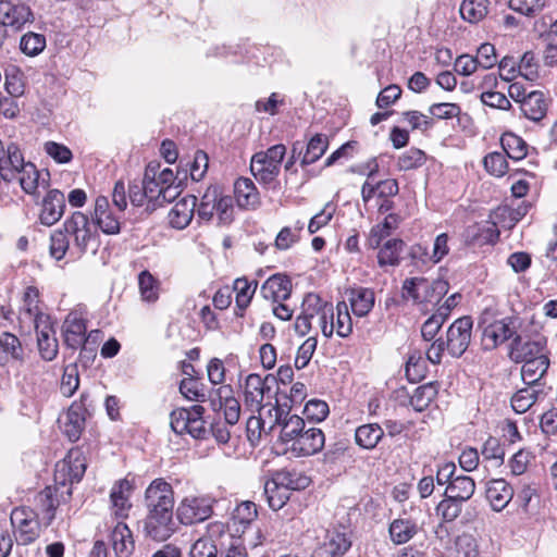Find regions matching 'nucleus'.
I'll list each match as a JSON object with an SVG mask.
<instances>
[{
    "instance_id": "0eeeda50",
    "label": "nucleus",
    "mask_w": 557,
    "mask_h": 557,
    "mask_svg": "<svg viewBox=\"0 0 557 557\" xmlns=\"http://www.w3.org/2000/svg\"><path fill=\"white\" fill-rule=\"evenodd\" d=\"M147 512H173L174 491L163 479L153 480L145 492Z\"/></svg>"
},
{
    "instance_id": "bf43d9fd",
    "label": "nucleus",
    "mask_w": 557,
    "mask_h": 557,
    "mask_svg": "<svg viewBox=\"0 0 557 557\" xmlns=\"http://www.w3.org/2000/svg\"><path fill=\"white\" fill-rule=\"evenodd\" d=\"M20 47L23 53L34 57L45 49L46 38L41 34L27 33L22 36Z\"/></svg>"
},
{
    "instance_id": "3c124183",
    "label": "nucleus",
    "mask_w": 557,
    "mask_h": 557,
    "mask_svg": "<svg viewBox=\"0 0 557 557\" xmlns=\"http://www.w3.org/2000/svg\"><path fill=\"white\" fill-rule=\"evenodd\" d=\"M259 412L260 420L265 429V432L270 434L277 425L281 426L285 413L277 404L261 406L260 409H256Z\"/></svg>"
},
{
    "instance_id": "4c0bfd02",
    "label": "nucleus",
    "mask_w": 557,
    "mask_h": 557,
    "mask_svg": "<svg viewBox=\"0 0 557 557\" xmlns=\"http://www.w3.org/2000/svg\"><path fill=\"white\" fill-rule=\"evenodd\" d=\"M351 542L344 532H329L321 547L327 557H342L350 548Z\"/></svg>"
},
{
    "instance_id": "c9c22d12",
    "label": "nucleus",
    "mask_w": 557,
    "mask_h": 557,
    "mask_svg": "<svg viewBox=\"0 0 557 557\" xmlns=\"http://www.w3.org/2000/svg\"><path fill=\"white\" fill-rule=\"evenodd\" d=\"M549 367L547 355L527 360L521 368V377L527 385L534 386Z\"/></svg>"
},
{
    "instance_id": "f704fd0d",
    "label": "nucleus",
    "mask_w": 557,
    "mask_h": 557,
    "mask_svg": "<svg viewBox=\"0 0 557 557\" xmlns=\"http://www.w3.org/2000/svg\"><path fill=\"white\" fill-rule=\"evenodd\" d=\"M384 436L383 428L377 423H367L355 431L356 444L367 450L374 449Z\"/></svg>"
},
{
    "instance_id": "69168bd1",
    "label": "nucleus",
    "mask_w": 557,
    "mask_h": 557,
    "mask_svg": "<svg viewBox=\"0 0 557 557\" xmlns=\"http://www.w3.org/2000/svg\"><path fill=\"white\" fill-rule=\"evenodd\" d=\"M318 341L315 337H308L299 347L295 358V367L300 370L308 366L315 349Z\"/></svg>"
},
{
    "instance_id": "412c9836",
    "label": "nucleus",
    "mask_w": 557,
    "mask_h": 557,
    "mask_svg": "<svg viewBox=\"0 0 557 557\" xmlns=\"http://www.w3.org/2000/svg\"><path fill=\"white\" fill-rule=\"evenodd\" d=\"M94 220L104 234L115 235L121 231V216L110 208L104 196L97 197L95 201Z\"/></svg>"
},
{
    "instance_id": "338daca9",
    "label": "nucleus",
    "mask_w": 557,
    "mask_h": 557,
    "mask_svg": "<svg viewBox=\"0 0 557 557\" xmlns=\"http://www.w3.org/2000/svg\"><path fill=\"white\" fill-rule=\"evenodd\" d=\"M518 72L527 81L534 82L539 77V66L532 52H525L518 63Z\"/></svg>"
},
{
    "instance_id": "a211bd4d",
    "label": "nucleus",
    "mask_w": 557,
    "mask_h": 557,
    "mask_svg": "<svg viewBox=\"0 0 557 557\" xmlns=\"http://www.w3.org/2000/svg\"><path fill=\"white\" fill-rule=\"evenodd\" d=\"M516 335L511 319L495 320L483 327V346L485 349H493Z\"/></svg>"
},
{
    "instance_id": "e2e57ef3",
    "label": "nucleus",
    "mask_w": 557,
    "mask_h": 557,
    "mask_svg": "<svg viewBox=\"0 0 557 557\" xmlns=\"http://www.w3.org/2000/svg\"><path fill=\"white\" fill-rule=\"evenodd\" d=\"M66 235L64 231L57 230L50 236V255L58 261L64 258L70 248V242Z\"/></svg>"
},
{
    "instance_id": "ea45409f",
    "label": "nucleus",
    "mask_w": 557,
    "mask_h": 557,
    "mask_svg": "<svg viewBox=\"0 0 557 557\" xmlns=\"http://www.w3.org/2000/svg\"><path fill=\"white\" fill-rule=\"evenodd\" d=\"M305 428L306 423L302 418L297 414H289L288 411L285 413L284 420L281 424L280 438L286 445V449H288L289 444L299 436Z\"/></svg>"
},
{
    "instance_id": "13d9d810",
    "label": "nucleus",
    "mask_w": 557,
    "mask_h": 557,
    "mask_svg": "<svg viewBox=\"0 0 557 557\" xmlns=\"http://www.w3.org/2000/svg\"><path fill=\"white\" fill-rule=\"evenodd\" d=\"M485 170L496 177H502L508 170L506 156L503 152H491L483 159Z\"/></svg>"
},
{
    "instance_id": "4d7b16f0",
    "label": "nucleus",
    "mask_w": 557,
    "mask_h": 557,
    "mask_svg": "<svg viewBox=\"0 0 557 557\" xmlns=\"http://www.w3.org/2000/svg\"><path fill=\"white\" fill-rule=\"evenodd\" d=\"M463 502L445 496L436 506V513L446 522H451L458 518L461 512Z\"/></svg>"
},
{
    "instance_id": "20e7f679",
    "label": "nucleus",
    "mask_w": 557,
    "mask_h": 557,
    "mask_svg": "<svg viewBox=\"0 0 557 557\" xmlns=\"http://www.w3.org/2000/svg\"><path fill=\"white\" fill-rule=\"evenodd\" d=\"M333 306L322 300V314L320 319V330L325 337H331L334 332L339 337H347L352 332V320L348 311V305L339 301L336 305V323H333Z\"/></svg>"
},
{
    "instance_id": "6ab92c4d",
    "label": "nucleus",
    "mask_w": 557,
    "mask_h": 557,
    "mask_svg": "<svg viewBox=\"0 0 557 557\" xmlns=\"http://www.w3.org/2000/svg\"><path fill=\"white\" fill-rule=\"evenodd\" d=\"M86 322L82 313L78 311H71L63 323L62 331L64 343L72 349L79 347L86 348Z\"/></svg>"
},
{
    "instance_id": "de8ad7c7",
    "label": "nucleus",
    "mask_w": 557,
    "mask_h": 557,
    "mask_svg": "<svg viewBox=\"0 0 557 557\" xmlns=\"http://www.w3.org/2000/svg\"><path fill=\"white\" fill-rule=\"evenodd\" d=\"M281 486L290 494L292 491L306 488L309 485V478L296 471L281 470L272 476Z\"/></svg>"
},
{
    "instance_id": "2eb2a0df",
    "label": "nucleus",
    "mask_w": 557,
    "mask_h": 557,
    "mask_svg": "<svg viewBox=\"0 0 557 557\" xmlns=\"http://www.w3.org/2000/svg\"><path fill=\"white\" fill-rule=\"evenodd\" d=\"M324 434L318 428H308L289 444L288 451L295 457L311 456L319 453L324 446Z\"/></svg>"
},
{
    "instance_id": "f03ea898",
    "label": "nucleus",
    "mask_w": 557,
    "mask_h": 557,
    "mask_svg": "<svg viewBox=\"0 0 557 557\" xmlns=\"http://www.w3.org/2000/svg\"><path fill=\"white\" fill-rule=\"evenodd\" d=\"M286 153V148L282 144L274 145L252 156L250 170L257 181L263 184L272 183L281 171V164Z\"/></svg>"
},
{
    "instance_id": "c756f323",
    "label": "nucleus",
    "mask_w": 557,
    "mask_h": 557,
    "mask_svg": "<svg viewBox=\"0 0 557 557\" xmlns=\"http://www.w3.org/2000/svg\"><path fill=\"white\" fill-rule=\"evenodd\" d=\"M513 488L504 479H494L487 483L486 498L493 510L502 511L512 499Z\"/></svg>"
},
{
    "instance_id": "cd10ccee",
    "label": "nucleus",
    "mask_w": 557,
    "mask_h": 557,
    "mask_svg": "<svg viewBox=\"0 0 557 557\" xmlns=\"http://www.w3.org/2000/svg\"><path fill=\"white\" fill-rule=\"evenodd\" d=\"M0 14L2 22L14 29L22 28L26 23L33 21V13L26 4L12 3L8 0L0 2Z\"/></svg>"
},
{
    "instance_id": "49530a36",
    "label": "nucleus",
    "mask_w": 557,
    "mask_h": 557,
    "mask_svg": "<svg viewBox=\"0 0 557 557\" xmlns=\"http://www.w3.org/2000/svg\"><path fill=\"white\" fill-rule=\"evenodd\" d=\"M233 289L236 294V306L240 311H244L252 299L257 289V282H249L246 277H238L234 281ZM243 315V312L237 313Z\"/></svg>"
},
{
    "instance_id": "aec40b11",
    "label": "nucleus",
    "mask_w": 557,
    "mask_h": 557,
    "mask_svg": "<svg viewBox=\"0 0 557 557\" xmlns=\"http://www.w3.org/2000/svg\"><path fill=\"white\" fill-rule=\"evenodd\" d=\"M65 209V197L59 189H51L41 201L39 221L42 225L52 226L61 220Z\"/></svg>"
},
{
    "instance_id": "774afa93",
    "label": "nucleus",
    "mask_w": 557,
    "mask_h": 557,
    "mask_svg": "<svg viewBox=\"0 0 557 557\" xmlns=\"http://www.w3.org/2000/svg\"><path fill=\"white\" fill-rule=\"evenodd\" d=\"M456 557H476V543L472 535L461 534L455 541Z\"/></svg>"
},
{
    "instance_id": "bb28decb",
    "label": "nucleus",
    "mask_w": 557,
    "mask_h": 557,
    "mask_svg": "<svg viewBox=\"0 0 557 557\" xmlns=\"http://www.w3.org/2000/svg\"><path fill=\"white\" fill-rule=\"evenodd\" d=\"M196 206L197 198L193 195L176 201L168 214L170 225L177 230L187 227L194 218Z\"/></svg>"
},
{
    "instance_id": "e433bc0d",
    "label": "nucleus",
    "mask_w": 557,
    "mask_h": 557,
    "mask_svg": "<svg viewBox=\"0 0 557 557\" xmlns=\"http://www.w3.org/2000/svg\"><path fill=\"white\" fill-rule=\"evenodd\" d=\"M388 532L392 542L400 545L409 542L418 533V525L410 519L398 518L389 524Z\"/></svg>"
},
{
    "instance_id": "c85d7f7f",
    "label": "nucleus",
    "mask_w": 557,
    "mask_h": 557,
    "mask_svg": "<svg viewBox=\"0 0 557 557\" xmlns=\"http://www.w3.org/2000/svg\"><path fill=\"white\" fill-rule=\"evenodd\" d=\"M260 293L264 299L273 302L285 301L292 293V282L283 274L270 276L262 285Z\"/></svg>"
},
{
    "instance_id": "9b49d317",
    "label": "nucleus",
    "mask_w": 557,
    "mask_h": 557,
    "mask_svg": "<svg viewBox=\"0 0 557 557\" xmlns=\"http://www.w3.org/2000/svg\"><path fill=\"white\" fill-rule=\"evenodd\" d=\"M63 228L67 235L73 237L74 246L78 252L84 253L92 238L88 216L81 211H76L65 220Z\"/></svg>"
},
{
    "instance_id": "6e6d98bb",
    "label": "nucleus",
    "mask_w": 557,
    "mask_h": 557,
    "mask_svg": "<svg viewBox=\"0 0 557 557\" xmlns=\"http://www.w3.org/2000/svg\"><path fill=\"white\" fill-rule=\"evenodd\" d=\"M38 509L41 512V520L49 525L54 519L55 500L52 497L51 487H46L36 497Z\"/></svg>"
},
{
    "instance_id": "b1692460",
    "label": "nucleus",
    "mask_w": 557,
    "mask_h": 557,
    "mask_svg": "<svg viewBox=\"0 0 557 557\" xmlns=\"http://www.w3.org/2000/svg\"><path fill=\"white\" fill-rule=\"evenodd\" d=\"M37 335V347L40 357L46 361L55 359L59 352V343L51 320L34 326Z\"/></svg>"
},
{
    "instance_id": "9d476101",
    "label": "nucleus",
    "mask_w": 557,
    "mask_h": 557,
    "mask_svg": "<svg viewBox=\"0 0 557 557\" xmlns=\"http://www.w3.org/2000/svg\"><path fill=\"white\" fill-rule=\"evenodd\" d=\"M50 317L39 308V292L34 286H28L23 295V306L20 310L18 322L21 327L36 326V324L48 322Z\"/></svg>"
},
{
    "instance_id": "a878e982",
    "label": "nucleus",
    "mask_w": 557,
    "mask_h": 557,
    "mask_svg": "<svg viewBox=\"0 0 557 557\" xmlns=\"http://www.w3.org/2000/svg\"><path fill=\"white\" fill-rule=\"evenodd\" d=\"M15 180L18 181L22 189L32 196H39L41 190H46L49 187V180L41 176L32 162H25L22 165Z\"/></svg>"
},
{
    "instance_id": "5fc2aeb1",
    "label": "nucleus",
    "mask_w": 557,
    "mask_h": 557,
    "mask_svg": "<svg viewBox=\"0 0 557 557\" xmlns=\"http://www.w3.org/2000/svg\"><path fill=\"white\" fill-rule=\"evenodd\" d=\"M327 137L322 134L314 135L308 143L302 164H312L319 160L327 149Z\"/></svg>"
},
{
    "instance_id": "72a5a7b5",
    "label": "nucleus",
    "mask_w": 557,
    "mask_h": 557,
    "mask_svg": "<svg viewBox=\"0 0 557 557\" xmlns=\"http://www.w3.org/2000/svg\"><path fill=\"white\" fill-rule=\"evenodd\" d=\"M348 300L354 314L361 318L372 310L375 295L370 288L358 287L348 292Z\"/></svg>"
},
{
    "instance_id": "1a4fd4ad",
    "label": "nucleus",
    "mask_w": 557,
    "mask_h": 557,
    "mask_svg": "<svg viewBox=\"0 0 557 557\" xmlns=\"http://www.w3.org/2000/svg\"><path fill=\"white\" fill-rule=\"evenodd\" d=\"M472 320L470 317L457 319L447 331L446 348L458 358L467 350L471 341Z\"/></svg>"
},
{
    "instance_id": "423d86ee",
    "label": "nucleus",
    "mask_w": 557,
    "mask_h": 557,
    "mask_svg": "<svg viewBox=\"0 0 557 557\" xmlns=\"http://www.w3.org/2000/svg\"><path fill=\"white\" fill-rule=\"evenodd\" d=\"M10 521L15 532V539L21 545L30 544L40 534L37 515L32 509L25 507L13 509Z\"/></svg>"
},
{
    "instance_id": "79ce46f5",
    "label": "nucleus",
    "mask_w": 557,
    "mask_h": 557,
    "mask_svg": "<svg viewBox=\"0 0 557 557\" xmlns=\"http://www.w3.org/2000/svg\"><path fill=\"white\" fill-rule=\"evenodd\" d=\"M488 3V0H463L459 8L460 15L469 23H479L487 15Z\"/></svg>"
},
{
    "instance_id": "58836bf2",
    "label": "nucleus",
    "mask_w": 557,
    "mask_h": 557,
    "mask_svg": "<svg viewBox=\"0 0 557 557\" xmlns=\"http://www.w3.org/2000/svg\"><path fill=\"white\" fill-rule=\"evenodd\" d=\"M474 491V480L468 475H460L449 482L445 490V496H450L465 503L472 497Z\"/></svg>"
},
{
    "instance_id": "a19ab883",
    "label": "nucleus",
    "mask_w": 557,
    "mask_h": 557,
    "mask_svg": "<svg viewBox=\"0 0 557 557\" xmlns=\"http://www.w3.org/2000/svg\"><path fill=\"white\" fill-rule=\"evenodd\" d=\"M405 243L401 239H388L377 253V262L381 268L386 265L396 267L400 262V253Z\"/></svg>"
},
{
    "instance_id": "39448f33",
    "label": "nucleus",
    "mask_w": 557,
    "mask_h": 557,
    "mask_svg": "<svg viewBox=\"0 0 557 557\" xmlns=\"http://www.w3.org/2000/svg\"><path fill=\"white\" fill-rule=\"evenodd\" d=\"M212 513V499L205 495H187L176 507V518L184 525L203 522Z\"/></svg>"
},
{
    "instance_id": "6e6552de",
    "label": "nucleus",
    "mask_w": 557,
    "mask_h": 557,
    "mask_svg": "<svg viewBox=\"0 0 557 557\" xmlns=\"http://www.w3.org/2000/svg\"><path fill=\"white\" fill-rule=\"evenodd\" d=\"M276 384V379L267 374L261 376L257 373H250L246 376L244 383V403L250 410L260 409L265 396L272 392Z\"/></svg>"
},
{
    "instance_id": "7c9ffc66",
    "label": "nucleus",
    "mask_w": 557,
    "mask_h": 557,
    "mask_svg": "<svg viewBox=\"0 0 557 557\" xmlns=\"http://www.w3.org/2000/svg\"><path fill=\"white\" fill-rule=\"evenodd\" d=\"M112 547L116 557H131L135 548L132 531L124 522H117L111 533Z\"/></svg>"
},
{
    "instance_id": "473e14b6",
    "label": "nucleus",
    "mask_w": 557,
    "mask_h": 557,
    "mask_svg": "<svg viewBox=\"0 0 557 557\" xmlns=\"http://www.w3.org/2000/svg\"><path fill=\"white\" fill-rule=\"evenodd\" d=\"M237 205L244 209H256L260 205L259 193L253 182L246 177L238 178L234 184Z\"/></svg>"
},
{
    "instance_id": "393cba45",
    "label": "nucleus",
    "mask_w": 557,
    "mask_h": 557,
    "mask_svg": "<svg viewBox=\"0 0 557 557\" xmlns=\"http://www.w3.org/2000/svg\"><path fill=\"white\" fill-rule=\"evenodd\" d=\"M78 455V451H71L66 459L57 463L54 472V479L57 482L64 485L66 482L72 484L81 481L85 473L86 465Z\"/></svg>"
},
{
    "instance_id": "dca6fc26",
    "label": "nucleus",
    "mask_w": 557,
    "mask_h": 557,
    "mask_svg": "<svg viewBox=\"0 0 557 557\" xmlns=\"http://www.w3.org/2000/svg\"><path fill=\"white\" fill-rule=\"evenodd\" d=\"M86 399L87 395L83 394L79 401H74L63 419L60 420L61 428L71 442L77 441L85 428Z\"/></svg>"
},
{
    "instance_id": "4468645a",
    "label": "nucleus",
    "mask_w": 557,
    "mask_h": 557,
    "mask_svg": "<svg viewBox=\"0 0 557 557\" xmlns=\"http://www.w3.org/2000/svg\"><path fill=\"white\" fill-rule=\"evenodd\" d=\"M322 314V299L317 294H308L301 304V312L296 318L294 329L300 335H307L312 329V319H317V326L320 329V317Z\"/></svg>"
},
{
    "instance_id": "f257e3e1",
    "label": "nucleus",
    "mask_w": 557,
    "mask_h": 557,
    "mask_svg": "<svg viewBox=\"0 0 557 557\" xmlns=\"http://www.w3.org/2000/svg\"><path fill=\"white\" fill-rule=\"evenodd\" d=\"M206 409L201 405L190 408H177L171 412L170 424L176 434H189L194 438L203 440L208 434L203 413Z\"/></svg>"
},
{
    "instance_id": "f3484780",
    "label": "nucleus",
    "mask_w": 557,
    "mask_h": 557,
    "mask_svg": "<svg viewBox=\"0 0 557 557\" xmlns=\"http://www.w3.org/2000/svg\"><path fill=\"white\" fill-rule=\"evenodd\" d=\"M133 484L127 479H121L113 483L110 491V509L114 517L125 519L132 508L131 495Z\"/></svg>"
},
{
    "instance_id": "37998d69",
    "label": "nucleus",
    "mask_w": 557,
    "mask_h": 557,
    "mask_svg": "<svg viewBox=\"0 0 557 557\" xmlns=\"http://www.w3.org/2000/svg\"><path fill=\"white\" fill-rule=\"evenodd\" d=\"M264 495L269 507L274 511L282 509L290 497L287 490L281 486L273 478L265 481Z\"/></svg>"
},
{
    "instance_id": "864d4df0",
    "label": "nucleus",
    "mask_w": 557,
    "mask_h": 557,
    "mask_svg": "<svg viewBox=\"0 0 557 557\" xmlns=\"http://www.w3.org/2000/svg\"><path fill=\"white\" fill-rule=\"evenodd\" d=\"M157 169H159V164L149 163L146 168L143 183L146 188V194H148V200L156 201L160 205L161 194H159V191H161L164 186L157 180Z\"/></svg>"
},
{
    "instance_id": "052dcab7",
    "label": "nucleus",
    "mask_w": 557,
    "mask_h": 557,
    "mask_svg": "<svg viewBox=\"0 0 557 557\" xmlns=\"http://www.w3.org/2000/svg\"><path fill=\"white\" fill-rule=\"evenodd\" d=\"M425 159L424 151L418 148H410L399 156L397 166L401 171L413 170L423 165Z\"/></svg>"
},
{
    "instance_id": "2f4dec72",
    "label": "nucleus",
    "mask_w": 557,
    "mask_h": 557,
    "mask_svg": "<svg viewBox=\"0 0 557 557\" xmlns=\"http://www.w3.org/2000/svg\"><path fill=\"white\" fill-rule=\"evenodd\" d=\"M547 101L544 94L534 90L528 94L527 98L521 100L520 110L522 114L533 122H540L547 112Z\"/></svg>"
},
{
    "instance_id": "7ed1b4c3",
    "label": "nucleus",
    "mask_w": 557,
    "mask_h": 557,
    "mask_svg": "<svg viewBox=\"0 0 557 557\" xmlns=\"http://www.w3.org/2000/svg\"><path fill=\"white\" fill-rule=\"evenodd\" d=\"M448 287V283L443 280L411 277L403 284V297L411 298L417 304H433L447 294Z\"/></svg>"
},
{
    "instance_id": "09e8293b",
    "label": "nucleus",
    "mask_w": 557,
    "mask_h": 557,
    "mask_svg": "<svg viewBox=\"0 0 557 557\" xmlns=\"http://www.w3.org/2000/svg\"><path fill=\"white\" fill-rule=\"evenodd\" d=\"M500 144L503 150L507 157L513 160H521L528 153L527 143L518 135L513 133H505L500 137Z\"/></svg>"
},
{
    "instance_id": "f8f14e48",
    "label": "nucleus",
    "mask_w": 557,
    "mask_h": 557,
    "mask_svg": "<svg viewBox=\"0 0 557 557\" xmlns=\"http://www.w3.org/2000/svg\"><path fill=\"white\" fill-rule=\"evenodd\" d=\"M546 341L544 337L524 338L521 335H516L509 347V358L517 362H524L546 355L545 352Z\"/></svg>"
},
{
    "instance_id": "680f3d73",
    "label": "nucleus",
    "mask_w": 557,
    "mask_h": 557,
    "mask_svg": "<svg viewBox=\"0 0 557 557\" xmlns=\"http://www.w3.org/2000/svg\"><path fill=\"white\" fill-rule=\"evenodd\" d=\"M79 386L78 370L75 364H70L64 368L61 379L60 391L63 396L71 397Z\"/></svg>"
},
{
    "instance_id": "603ef678",
    "label": "nucleus",
    "mask_w": 557,
    "mask_h": 557,
    "mask_svg": "<svg viewBox=\"0 0 557 557\" xmlns=\"http://www.w3.org/2000/svg\"><path fill=\"white\" fill-rule=\"evenodd\" d=\"M539 391L534 386L528 385V387L519 389L511 397V407L517 413L527 412L536 401Z\"/></svg>"
},
{
    "instance_id": "0e129e2a",
    "label": "nucleus",
    "mask_w": 557,
    "mask_h": 557,
    "mask_svg": "<svg viewBox=\"0 0 557 557\" xmlns=\"http://www.w3.org/2000/svg\"><path fill=\"white\" fill-rule=\"evenodd\" d=\"M258 516L257 506L255 503L246 500L240 503L233 512V520L235 523L248 525L256 520Z\"/></svg>"
},
{
    "instance_id": "5701e85b",
    "label": "nucleus",
    "mask_w": 557,
    "mask_h": 557,
    "mask_svg": "<svg viewBox=\"0 0 557 557\" xmlns=\"http://www.w3.org/2000/svg\"><path fill=\"white\" fill-rule=\"evenodd\" d=\"M24 163L23 154L15 144H10L4 148L0 140V178L5 182L15 180Z\"/></svg>"
},
{
    "instance_id": "4be33fe9",
    "label": "nucleus",
    "mask_w": 557,
    "mask_h": 557,
    "mask_svg": "<svg viewBox=\"0 0 557 557\" xmlns=\"http://www.w3.org/2000/svg\"><path fill=\"white\" fill-rule=\"evenodd\" d=\"M215 398H212L211 404L215 407L216 401L219 408L223 410L225 422L234 425L238 422L240 417V404L234 396V391L231 385H221L214 391Z\"/></svg>"
},
{
    "instance_id": "a18cd8bd",
    "label": "nucleus",
    "mask_w": 557,
    "mask_h": 557,
    "mask_svg": "<svg viewBox=\"0 0 557 557\" xmlns=\"http://www.w3.org/2000/svg\"><path fill=\"white\" fill-rule=\"evenodd\" d=\"M23 348L20 339L8 332L0 335V364L8 362L9 358L22 360Z\"/></svg>"
},
{
    "instance_id": "8fccbe9b",
    "label": "nucleus",
    "mask_w": 557,
    "mask_h": 557,
    "mask_svg": "<svg viewBox=\"0 0 557 557\" xmlns=\"http://www.w3.org/2000/svg\"><path fill=\"white\" fill-rule=\"evenodd\" d=\"M437 388L434 383H428L417 387L410 397V405L416 411L425 410L435 399Z\"/></svg>"
},
{
    "instance_id": "ddd939ff",
    "label": "nucleus",
    "mask_w": 557,
    "mask_h": 557,
    "mask_svg": "<svg viewBox=\"0 0 557 557\" xmlns=\"http://www.w3.org/2000/svg\"><path fill=\"white\" fill-rule=\"evenodd\" d=\"M144 532L153 541H166L175 532L173 512H147Z\"/></svg>"
},
{
    "instance_id": "c03bdc74",
    "label": "nucleus",
    "mask_w": 557,
    "mask_h": 557,
    "mask_svg": "<svg viewBox=\"0 0 557 557\" xmlns=\"http://www.w3.org/2000/svg\"><path fill=\"white\" fill-rule=\"evenodd\" d=\"M138 288L143 301L153 304L159 299L160 283L149 271L138 274Z\"/></svg>"
}]
</instances>
